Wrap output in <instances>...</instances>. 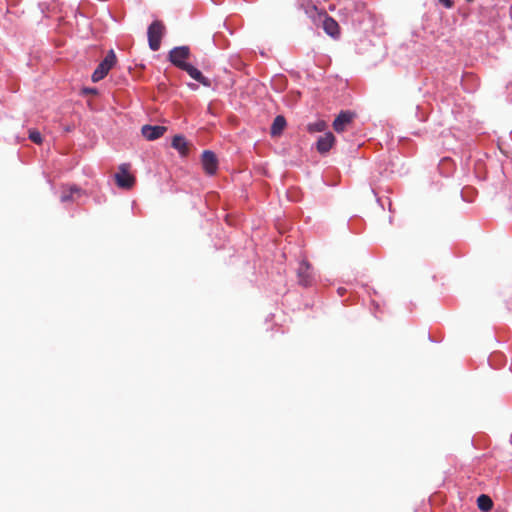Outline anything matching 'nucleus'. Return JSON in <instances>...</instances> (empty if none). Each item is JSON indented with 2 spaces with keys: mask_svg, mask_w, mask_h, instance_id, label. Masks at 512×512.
Returning <instances> with one entry per match:
<instances>
[{
  "mask_svg": "<svg viewBox=\"0 0 512 512\" xmlns=\"http://www.w3.org/2000/svg\"><path fill=\"white\" fill-rule=\"evenodd\" d=\"M165 31V25L159 20L153 21L148 27V43L152 51L159 50Z\"/></svg>",
  "mask_w": 512,
  "mask_h": 512,
  "instance_id": "nucleus-1",
  "label": "nucleus"
},
{
  "mask_svg": "<svg viewBox=\"0 0 512 512\" xmlns=\"http://www.w3.org/2000/svg\"><path fill=\"white\" fill-rule=\"evenodd\" d=\"M117 58L113 50H109L103 61L97 66L92 74V81L98 82L105 78L111 68L116 64Z\"/></svg>",
  "mask_w": 512,
  "mask_h": 512,
  "instance_id": "nucleus-2",
  "label": "nucleus"
},
{
  "mask_svg": "<svg viewBox=\"0 0 512 512\" xmlns=\"http://www.w3.org/2000/svg\"><path fill=\"white\" fill-rule=\"evenodd\" d=\"M129 164H121L119 172L115 174V181L119 188L131 189L135 184V177L129 173Z\"/></svg>",
  "mask_w": 512,
  "mask_h": 512,
  "instance_id": "nucleus-3",
  "label": "nucleus"
},
{
  "mask_svg": "<svg viewBox=\"0 0 512 512\" xmlns=\"http://www.w3.org/2000/svg\"><path fill=\"white\" fill-rule=\"evenodd\" d=\"M189 55L190 49L188 46L175 47L169 52V60L173 65L182 70L187 64L185 60L189 58Z\"/></svg>",
  "mask_w": 512,
  "mask_h": 512,
  "instance_id": "nucleus-4",
  "label": "nucleus"
},
{
  "mask_svg": "<svg viewBox=\"0 0 512 512\" xmlns=\"http://www.w3.org/2000/svg\"><path fill=\"white\" fill-rule=\"evenodd\" d=\"M355 116H356L355 113L352 111H349V110L341 111L338 114V116L335 118V120L333 121V124H332L333 129L337 133L344 132L352 124Z\"/></svg>",
  "mask_w": 512,
  "mask_h": 512,
  "instance_id": "nucleus-5",
  "label": "nucleus"
},
{
  "mask_svg": "<svg viewBox=\"0 0 512 512\" xmlns=\"http://www.w3.org/2000/svg\"><path fill=\"white\" fill-rule=\"evenodd\" d=\"M297 277H298V283L302 286H309L313 282V275L311 271V265L303 260L300 262L299 267L297 269Z\"/></svg>",
  "mask_w": 512,
  "mask_h": 512,
  "instance_id": "nucleus-6",
  "label": "nucleus"
},
{
  "mask_svg": "<svg viewBox=\"0 0 512 512\" xmlns=\"http://www.w3.org/2000/svg\"><path fill=\"white\" fill-rule=\"evenodd\" d=\"M319 17L322 20V27L324 31L333 38L339 37L340 27L338 23L327 13L320 14Z\"/></svg>",
  "mask_w": 512,
  "mask_h": 512,
  "instance_id": "nucleus-7",
  "label": "nucleus"
},
{
  "mask_svg": "<svg viewBox=\"0 0 512 512\" xmlns=\"http://www.w3.org/2000/svg\"><path fill=\"white\" fill-rule=\"evenodd\" d=\"M202 166L208 175H214L218 169V160L216 155L209 150H205L202 154Z\"/></svg>",
  "mask_w": 512,
  "mask_h": 512,
  "instance_id": "nucleus-8",
  "label": "nucleus"
},
{
  "mask_svg": "<svg viewBox=\"0 0 512 512\" xmlns=\"http://www.w3.org/2000/svg\"><path fill=\"white\" fill-rule=\"evenodd\" d=\"M83 193V190L76 185L63 186L60 201L63 203L75 201L77 198L83 195Z\"/></svg>",
  "mask_w": 512,
  "mask_h": 512,
  "instance_id": "nucleus-9",
  "label": "nucleus"
},
{
  "mask_svg": "<svg viewBox=\"0 0 512 512\" xmlns=\"http://www.w3.org/2000/svg\"><path fill=\"white\" fill-rule=\"evenodd\" d=\"M167 131V127L165 126H151V125H144L141 129L142 135L147 140H156L164 135V133Z\"/></svg>",
  "mask_w": 512,
  "mask_h": 512,
  "instance_id": "nucleus-10",
  "label": "nucleus"
},
{
  "mask_svg": "<svg viewBox=\"0 0 512 512\" xmlns=\"http://www.w3.org/2000/svg\"><path fill=\"white\" fill-rule=\"evenodd\" d=\"M335 143V136L331 132H326L323 136L319 137L316 143V149L319 153H327Z\"/></svg>",
  "mask_w": 512,
  "mask_h": 512,
  "instance_id": "nucleus-11",
  "label": "nucleus"
},
{
  "mask_svg": "<svg viewBox=\"0 0 512 512\" xmlns=\"http://www.w3.org/2000/svg\"><path fill=\"white\" fill-rule=\"evenodd\" d=\"M182 70L187 72L192 79L201 83L203 86L209 87L211 85L210 80L203 76V74L193 65L187 63Z\"/></svg>",
  "mask_w": 512,
  "mask_h": 512,
  "instance_id": "nucleus-12",
  "label": "nucleus"
},
{
  "mask_svg": "<svg viewBox=\"0 0 512 512\" xmlns=\"http://www.w3.org/2000/svg\"><path fill=\"white\" fill-rule=\"evenodd\" d=\"M172 147L176 149L182 156H186L189 152V144L185 137L182 135H175L171 143Z\"/></svg>",
  "mask_w": 512,
  "mask_h": 512,
  "instance_id": "nucleus-13",
  "label": "nucleus"
},
{
  "mask_svg": "<svg viewBox=\"0 0 512 512\" xmlns=\"http://www.w3.org/2000/svg\"><path fill=\"white\" fill-rule=\"evenodd\" d=\"M286 127V119L284 116L282 115H278L275 117L272 125H271V129H270V134L272 137H276V136H279L281 135V133L283 132V130L285 129Z\"/></svg>",
  "mask_w": 512,
  "mask_h": 512,
  "instance_id": "nucleus-14",
  "label": "nucleus"
},
{
  "mask_svg": "<svg viewBox=\"0 0 512 512\" xmlns=\"http://www.w3.org/2000/svg\"><path fill=\"white\" fill-rule=\"evenodd\" d=\"M477 505L482 512H489L493 507V501L488 495L481 494L477 499Z\"/></svg>",
  "mask_w": 512,
  "mask_h": 512,
  "instance_id": "nucleus-15",
  "label": "nucleus"
},
{
  "mask_svg": "<svg viewBox=\"0 0 512 512\" xmlns=\"http://www.w3.org/2000/svg\"><path fill=\"white\" fill-rule=\"evenodd\" d=\"M327 128V123L324 120H317L314 123H310L307 126V130L310 133L322 132Z\"/></svg>",
  "mask_w": 512,
  "mask_h": 512,
  "instance_id": "nucleus-16",
  "label": "nucleus"
},
{
  "mask_svg": "<svg viewBox=\"0 0 512 512\" xmlns=\"http://www.w3.org/2000/svg\"><path fill=\"white\" fill-rule=\"evenodd\" d=\"M29 139L36 144L42 143V136H41L40 132L37 130L29 131Z\"/></svg>",
  "mask_w": 512,
  "mask_h": 512,
  "instance_id": "nucleus-17",
  "label": "nucleus"
},
{
  "mask_svg": "<svg viewBox=\"0 0 512 512\" xmlns=\"http://www.w3.org/2000/svg\"><path fill=\"white\" fill-rule=\"evenodd\" d=\"M446 8H451L453 6L452 0H439Z\"/></svg>",
  "mask_w": 512,
  "mask_h": 512,
  "instance_id": "nucleus-18",
  "label": "nucleus"
},
{
  "mask_svg": "<svg viewBox=\"0 0 512 512\" xmlns=\"http://www.w3.org/2000/svg\"><path fill=\"white\" fill-rule=\"evenodd\" d=\"M84 93H91V94H95L97 92V90L95 88H85L83 90Z\"/></svg>",
  "mask_w": 512,
  "mask_h": 512,
  "instance_id": "nucleus-19",
  "label": "nucleus"
},
{
  "mask_svg": "<svg viewBox=\"0 0 512 512\" xmlns=\"http://www.w3.org/2000/svg\"><path fill=\"white\" fill-rule=\"evenodd\" d=\"M344 292H345V289H344V288H339V289H338V293H339L340 295H343V293H344Z\"/></svg>",
  "mask_w": 512,
  "mask_h": 512,
  "instance_id": "nucleus-20",
  "label": "nucleus"
}]
</instances>
